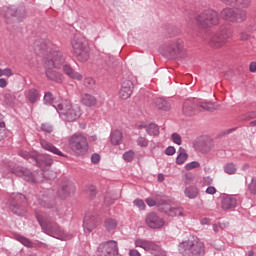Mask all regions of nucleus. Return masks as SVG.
<instances>
[{"label": "nucleus", "mask_w": 256, "mask_h": 256, "mask_svg": "<svg viewBox=\"0 0 256 256\" xmlns=\"http://www.w3.org/2000/svg\"><path fill=\"white\" fill-rule=\"evenodd\" d=\"M100 221L101 220L99 219V216H97V214L87 213L83 221L84 233L86 235H89V233H91V231H93V229H95L97 225H99Z\"/></svg>", "instance_id": "nucleus-15"}, {"label": "nucleus", "mask_w": 256, "mask_h": 256, "mask_svg": "<svg viewBox=\"0 0 256 256\" xmlns=\"http://www.w3.org/2000/svg\"><path fill=\"white\" fill-rule=\"evenodd\" d=\"M220 15L222 19L225 21H232L235 23V9L233 8H224L221 12Z\"/></svg>", "instance_id": "nucleus-27"}, {"label": "nucleus", "mask_w": 256, "mask_h": 256, "mask_svg": "<svg viewBox=\"0 0 256 256\" xmlns=\"http://www.w3.org/2000/svg\"><path fill=\"white\" fill-rule=\"evenodd\" d=\"M204 185H213V178L211 176H207L203 178Z\"/></svg>", "instance_id": "nucleus-60"}, {"label": "nucleus", "mask_w": 256, "mask_h": 256, "mask_svg": "<svg viewBox=\"0 0 256 256\" xmlns=\"http://www.w3.org/2000/svg\"><path fill=\"white\" fill-rule=\"evenodd\" d=\"M69 147L76 157H84L89 153V141L83 134H73L69 138Z\"/></svg>", "instance_id": "nucleus-8"}, {"label": "nucleus", "mask_w": 256, "mask_h": 256, "mask_svg": "<svg viewBox=\"0 0 256 256\" xmlns=\"http://www.w3.org/2000/svg\"><path fill=\"white\" fill-rule=\"evenodd\" d=\"M4 103L8 107H13L17 103V96L13 92H6L4 94Z\"/></svg>", "instance_id": "nucleus-33"}, {"label": "nucleus", "mask_w": 256, "mask_h": 256, "mask_svg": "<svg viewBox=\"0 0 256 256\" xmlns=\"http://www.w3.org/2000/svg\"><path fill=\"white\" fill-rule=\"evenodd\" d=\"M179 151L180 153L176 158V163L177 165H183V163L187 161L189 155L185 152V149H183L182 147L179 148Z\"/></svg>", "instance_id": "nucleus-37"}, {"label": "nucleus", "mask_w": 256, "mask_h": 256, "mask_svg": "<svg viewBox=\"0 0 256 256\" xmlns=\"http://www.w3.org/2000/svg\"><path fill=\"white\" fill-rule=\"evenodd\" d=\"M84 85L88 89H93V87H95V80L91 77H87L84 79Z\"/></svg>", "instance_id": "nucleus-49"}, {"label": "nucleus", "mask_w": 256, "mask_h": 256, "mask_svg": "<svg viewBox=\"0 0 256 256\" xmlns=\"http://www.w3.org/2000/svg\"><path fill=\"white\" fill-rule=\"evenodd\" d=\"M105 63H106V65H108V66L113 65V63H115V57H113V56L110 55V54L106 55V57H105Z\"/></svg>", "instance_id": "nucleus-56"}, {"label": "nucleus", "mask_w": 256, "mask_h": 256, "mask_svg": "<svg viewBox=\"0 0 256 256\" xmlns=\"http://www.w3.org/2000/svg\"><path fill=\"white\" fill-rule=\"evenodd\" d=\"M110 141L112 145H121L123 141V133L119 130H114L110 134Z\"/></svg>", "instance_id": "nucleus-31"}, {"label": "nucleus", "mask_w": 256, "mask_h": 256, "mask_svg": "<svg viewBox=\"0 0 256 256\" xmlns=\"http://www.w3.org/2000/svg\"><path fill=\"white\" fill-rule=\"evenodd\" d=\"M5 137H7V128L6 126L0 127V143L5 140Z\"/></svg>", "instance_id": "nucleus-55"}, {"label": "nucleus", "mask_w": 256, "mask_h": 256, "mask_svg": "<svg viewBox=\"0 0 256 256\" xmlns=\"http://www.w3.org/2000/svg\"><path fill=\"white\" fill-rule=\"evenodd\" d=\"M146 203L148 207H155L157 205V202L153 198L146 199Z\"/></svg>", "instance_id": "nucleus-62"}, {"label": "nucleus", "mask_w": 256, "mask_h": 256, "mask_svg": "<svg viewBox=\"0 0 256 256\" xmlns=\"http://www.w3.org/2000/svg\"><path fill=\"white\" fill-rule=\"evenodd\" d=\"M135 247H141L144 251H148L151 255H159L161 253V246L155 244L153 241L137 238L135 240Z\"/></svg>", "instance_id": "nucleus-13"}, {"label": "nucleus", "mask_w": 256, "mask_h": 256, "mask_svg": "<svg viewBox=\"0 0 256 256\" xmlns=\"http://www.w3.org/2000/svg\"><path fill=\"white\" fill-rule=\"evenodd\" d=\"M27 198L21 193L11 196L10 211L18 217H25L27 215Z\"/></svg>", "instance_id": "nucleus-10"}, {"label": "nucleus", "mask_w": 256, "mask_h": 256, "mask_svg": "<svg viewBox=\"0 0 256 256\" xmlns=\"http://www.w3.org/2000/svg\"><path fill=\"white\" fill-rule=\"evenodd\" d=\"M40 145L44 151H48L53 155H58V157H67V155L63 154L59 148L55 147V145L45 139H40Z\"/></svg>", "instance_id": "nucleus-20"}, {"label": "nucleus", "mask_w": 256, "mask_h": 256, "mask_svg": "<svg viewBox=\"0 0 256 256\" xmlns=\"http://www.w3.org/2000/svg\"><path fill=\"white\" fill-rule=\"evenodd\" d=\"M154 103L157 109H160L161 111H169L171 109V104H169V102L163 98H156Z\"/></svg>", "instance_id": "nucleus-32"}, {"label": "nucleus", "mask_w": 256, "mask_h": 256, "mask_svg": "<svg viewBox=\"0 0 256 256\" xmlns=\"http://www.w3.org/2000/svg\"><path fill=\"white\" fill-rule=\"evenodd\" d=\"M133 203L136 207H138V209H140V211L145 210V202L142 199L137 198L133 201Z\"/></svg>", "instance_id": "nucleus-50"}, {"label": "nucleus", "mask_w": 256, "mask_h": 256, "mask_svg": "<svg viewBox=\"0 0 256 256\" xmlns=\"http://www.w3.org/2000/svg\"><path fill=\"white\" fill-rule=\"evenodd\" d=\"M123 159L127 163H131L135 159V152L133 150H129L123 154Z\"/></svg>", "instance_id": "nucleus-44"}, {"label": "nucleus", "mask_w": 256, "mask_h": 256, "mask_svg": "<svg viewBox=\"0 0 256 256\" xmlns=\"http://www.w3.org/2000/svg\"><path fill=\"white\" fill-rule=\"evenodd\" d=\"M40 129L44 133H53V125L50 123H42Z\"/></svg>", "instance_id": "nucleus-45"}, {"label": "nucleus", "mask_w": 256, "mask_h": 256, "mask_svg": "<svg viewBox=\"0 0 256 256\" xmlns=\"http://www.w3.org/2000/svg\"><path fill=\"white\" fill-rule=\"evenodd\" d=\"M54 108L63 121L73 123L81 117V108L79 106H73L70 100H62L58 104H54Z\"/></svg>", "instance_id": "nucleus-3"}, {"label": "nucleus", "mask_w": 256, "mask_h": 256, "mask_svg": "<svg viewBox=\"0 0 256 256\" xmlns=\"http://www.w3.org/2000/svg\"><path fill=\"white\" fill-rule=\"evenodd\" d=\"M171 137L173 143H175L176 145H181V143L183 142L181 139V135H179L178 133H173Z\"/></svg>", "instance_id": "nucleus-54"}, {"label": "nucleus", "mask_w": 256, "mask_h": 256, "mask_svg": "<svg viewBox=\"0 0 256 256\" xmlns=\"http://www.w3.org/2000/svg\"><path fill=\"white\" fill-rule=\"evenodd\" d=\"M247 19V11L245 10H234V23H243Z\"/></svg>", "instance_id": "nucleus-34"}, {"label": "nucleus", "mask_w": 256, "mask_h": 256, "mask_svg": "<svg viewBox=\"0 0 256 256\" xmlns=\"http://www.w3.org/2000/svg\"><path fill=\"white\" fill-rule=\"evenodd\" d=\"M34 49L46 55L43 59L46 69H61L65 65V56H63V52L55 44L36 40L34 42Z\"/></svg>", "instance_id": "nucleus-1"}, {"label": "nucleus", "mask_w": 256, "mask_h": 256, "mask_svg": "<svg viewBox=\"0 0 256 256\" xmlns=\"http://www.w3.org/2000/svg\"><path fill=\"white\" fill-rule=\"evenodd\" d=\"M135 88L131 80H124L119 92L121 99H129L133 95V89Z\"/></svg>", "instance_id": "nucleus-18"}, {"label": "nucleus", "mask_w": 256, "mask_h": 256, "mask_svg": "<svg viewBox=\"0 0 256 256\" xmlns=\"http://www.w3.org/2000/svg\"><path fill=\"white\" fill-rule=\"evenodd\" d=\"M3 15L8 25L11 23H21V21L27 19V8L23 4L7 6L3 8Z\"/></svg>", "instance_id": "nucleus-6"}, {"label": "nucleus", "mask_w": 256, "mask_h": 256, "mask_svg": "<svg viewBox=\"0 0 256 256\" xmlns=\"http://www.w3.org/2000/svg\"><path fill=\"white\" fill-rule=\"evenodd\" d=\"M248 190L252 195H256V177H252L251 182L248 185Z\"/></svg>", "instance_id": "nucleus-47"}, {"label": "nucleus", "mask_w": 256, "mask_h": 256, "mask_svg": "<svg viewBox=\"0 0 256 256\" xmlns=\"http://www.w3.org/2000/svg\"><path fill=\"white\" fill-rule=\"evenodd\" d=\"M231 37V31L227 28L222 27L218 33H216L210 40L211 47H215L219 49V47H223L227 43V39Z\"/></svg>", "instance_id": "nucleus-11"}, {"label": "nucleus", "mask_w": 256, "mask_h": 256, "mask_svg": "<svg viewBox=\"0 0 256 256\" xmlns=\"http://www.w3.org/2000/svg\"><path fill=\"white\" fill-rule=\"evenodd\" d=\"M194 180H195V176H193V174L191 173L185 174L184 176L185 185H189L190 183H193Z\"/></svg>", "instance_id": "nucleus-53"}, {"label": "nucleus", "mask_w": 256, "mask_h": 256, "mask_svg": "<svg viewBox=\"0 0 256 256\" xmlns=\"http://www.w3.org/2000/svg\"><path fill=\"white\" fill-rule=\"evenodd\" d=\"M166 215L169 217H183L185 214L181 208H174L170 207L168 210L165 211Z\"/></svg>", "instance_id": "nucleus-36"}, {"label": "nucleus", "mask_w": 256, "mask_h": 256, "mask_svg": "<svg viewBox=\"0 0 256 256\" xmlns=\"http://www.w3.org/2000/svg\"><path fill=\"white\" fill-rule=\"evenodd\" d=\"M164 56L168 59H185L187 50L183 39L177 38L166 42L164 44Z\"/></svg>", "instance_id": "nucleus-4"}, {"label": "nucleus", "mask_w": 256, "mask_h": 256, "mask_svg": "<svg viewBox=\"0 0 256 256\" xmlns=\"http://www.w3.org/2000/svg\"><path fill=\"white\" fill-rule=\"evenodd\" d=\"M98 250L103 254V256L119 255V246L115 240H109L101 243L98 247Z\"/></svg>", "instance_id": "nucleus-14"}, {"label": "nucleus", "mask_w": 256, "mask_h": 256, "mask_svg": "<svg viewBox=\"0 0 256 256\" xmlns=\"http://www.w3.org/2000/svg\"><path fill=\"white\" fill-rule=\"evenodd\" d=\"M71 193H75V184L71 181H67L62 187L58 190V195L61 199H67Z\"/></svg>", "instance_id": "nucleus-21"}, {"label": "nucleus", "mask_w": 256, "mask_h": 256, "mask_svg": "<svg viewBox=\"0 0 256 256\" xmlns=\"http://www.w3.org/2000/svg\"><path fill=\"white\" fill-rule=\"evenodd\" d=\"M201 164L197 161H192L188 164H186L185 169L186 171H191L192 169H197V167H200Z\"/></svg>", "instance_id": "nucleus-51"}, {"label": "nucleus", "mask_w": 256, "mask_h": 256, "mask_svg": "<svg viewBox=\"0 0 256 256\" xmlns=\"http://www.w3.org/2000/svg\"><path fill=\"white\" fill-rule=\"evenodd\" d=\"M184 194L188 199H197L199 197V188L197 186H188L185 188Z\"/></svg>", "instance_id": "nucleus-28"}, {"label": "nucleus", "mask_w": 256, "mask_h": 256, "mask_svg": "<svg viewBox=\"0 0 256 256\" xmlns=\"http://www.w3.org/2000/svg\"><path fill=\"white\" fill-rule=\"evenodd\" d=\"M178 251L182 256H205V243L198 238L192 237L180 242Z\"/></svg>", "instance_id": "nucleus-2"}, {"label": "nucleus", "mask_w": 256, "mask_h": 256, "mask_svg": "<svg viewBox=\"0 0 256 256\" xmlns=\"http://www.w3.org/2000/svg\"><path fill=\"white\" fill-rule=\"evenodd\" d=\"M145 223L150 229H161L165 225V220L157 215V213L150 212L146 215Z\"/></svg>", "instance_id": "nucleus-16"}, {"label": "nucleus", "mask_w": 256, "mask_h": 256, "mask_svg": "<svg viewBox=\"0 0 256 256\" xmlns=\"http://www.w3.org/2000/svg\"><path fill=\"white\" fill-rule=\"evenodd\" d=\"M39 205H41V207H45V209H53V207H55V202L49 201L48 198H42L39 200Z\"/></svg>", "instance_id": "nucleus-41"}, {"label": "nucleus", "mask_w": 256, "mask_h": 256, "mask_svg": "<svg viewBox=\"0 0 256 256\" xmlns=\"http://www.w3.org/2000/svg\"><path fill=\"white\" fill-rule=\"evenodd\" d=\"M63 71L65 75L70 77V79H76L77 81H81V79H83V75L72 69V67L67 64L63 65Z\"/></svg>", "instance_id": "nucleus-26"}, {"label": "nucleus", "mask_w": 256, "mask_h": 256, "mask_svg": "<svg viewBox=\"0 0 256 256\" xmlns=\"http://www.w3.org/2000/svg\"><path fill=\"white\" fill-rule=\"evenodd\" d=\"M55 98L53 97V93L51 92H46L44 95V103L45 105H52L54 107V105H59V103L55 102Z\"/></svg>", "instance_id": "nucleus-40"}, {"label": "nucleus", "mask_w": 256, "mask_h": 256, "mask_svg": "<svg viewBox=\"0 0 256 256\" xmlns=\"http://www.w3.org/2000/svg\"><path fill=\"white\" fill-rule=\"evenodd\" d=\"M165 155H175V147L169 146L165 149Z\"/></svg>", "instance_id": "nucleus-58"}, {"label": "nucleus", "mask_w": 256, "mask_h": 256, "mask_svg": "<svg viewBox=\"0 0 256 256\" xmlns=\"http://www.w3.org/2000/svg\"><path fill=\"white\" fill-rule=\"evenodd\" d=\"M91 161H92V163H94V165H97V163H99V161H101V156L97 153H94L91 156Z\"/></svg>", "instance_id": "nucleus-57"}, {"label": "nucleus", "mask_w": 256, "mask_h": 256, "mask_svg": "<svg viewBox=\"0 0 256 256\" xmlns=\"http://www.w3.org/2000/svg\"><path fill=\"white\" fill-rule=\"evenodd\" d=\"M104 227L106 231H113L114 229L117 228V220L113 218H107L104 221Z\"/></svg>", "instance_id": "nucleus-38"}, {"label": "nucleus", "mask_w": 256, "mask_h": 256, "mask_svg": "<svg viewBox=\"0 0 256 256\" xmlns=\"http://www.w3.org/2000/svg\"><path fill=\"white\" fill-rule=\"evenodd\" d=\"M196 147L200 153H209L215 147V142L211 138H203L197 142Z\"/></svg>", "instance_id": "nucleus-19"}, {"label": "nucleus", "mask_w": 256, "mask_h": 256, "mask_svg": "<svg viewBox=\"0 0 256 256\" xmlns=\"http://www.w3.org/2000/svg\"><path fill=\"white\" fill-rule=\"evenodd\" d=\"M246 119L247 120H249V119H256V111L248 112L246 114Z\"/></svg>", "instance_id": "nucleus-63"}, {"label": "nucleus", "mask_w": 256, "mask_h": 256, "mask_svg": "<svg viewBox=\"0 0 256 256\" xmlns=\"http://www.w3.org/2000/svg\"><path fill=\"white\" fill-rule=\"evenodd\" d=\"M224 171L228 175H235V173L237 172V168H235V164L228 163V164L225 165Z\"/></svg>", "instance_id": "nucleus-43"}, {"label": "nucleus", "mask_w": 256, "mask_h": 256, "mask_svg": "<svg viewBox=\"0 0 256 256\" xmlns=\"http://www.w3.org/2000/svg\"><path fill=\"white\" fill-rule=\"evenodd\" d=\"M195 21L199 27L209 29L219 25V12L213 9H206L195 16Z\"/></svg>", "instance_id": "nucleus-9"}, {"label": "nucleus", "mask_w": 256, "mask_h": 256, "mask_svg": "<svg viewBox=\"0 0 256 256\" xmlns=\"http://www.w3.org/2000/svg\"><path fill=\"white\" fill-rule=\"evenodd\" d=\"M88 195L91 197V199H95L97 196V188L93 185H90L87 189Z\"/></svg>", "instance_id": "nucleus-52"}, {"label": "nucleus", "mask_w": 256, "mask_h": 256, "mask_svg": "<svg viewBox=\"0 0 256 256\" xmlns=\"http://www.w3.org/2000/svg\"><path fill=\"white\" fill-rule=\"evenodd\" d=\"M143 128L146 130V133H148L149 135H154V136L159 135V126L155 123L139 126V129H143Z\"/></svg>", "instance_id": "nucleus-30"}, {"label": "nucleus", "mask_w": 256, "mask_h": 256, "mask_svg": "<svg viewBox=\"0 0 256 256\" xmlns=\"http://www.w3.org/2000/svg\"><path fill=\"white\" fill-rule=\"evenodd\" d=\"M14 239L19 241L24 247H33V242L21 234H14Z\"/></svg>", "instance_id": "nucleus-35"}, {"label": "nucleus", "mask_w": 256, "mask_h": 256, "mask_svg": "<svg viewBox=\"0 0 256 256\" xmlns=\"http://www.w3.org/2000/svg\"><path fill=\"white\" fill-rule=\"evenodd\" d=\"M19 155H20V157H23V159H26L27 161H29V159H30L34 163H35V159L37 158V154H33V153H30V152H27L24 150L20 151Z\"/></svg>", "instance_id": "nucleus-42"}, {"label": "nucleus", "mask_w": 256, "mask_h": 256, "mask_svg": "<svg viewBox=\"0 0 256 256\" xmlns=\"http://www.w3.org/2000/svg\"><path fill=\"white\" fill-rule=\"evenodd\" d=\"M129 256H141V253L137 249H131L129 251Z\"/></svg>", "instance_id": "nucleus-64"}, {"label": "nucleus", "mask_w": 256, "mask_h": 256, "mask_svg": "<svg viewBox=\"0 0 256 256\" xmlns=\"http://www.w3.org/2000/svg\"><path fill=\"white\" fill-rule=\"evenodd\" d=\"M8 171L13 173V175H17V177H22L24 181L28 183H35V176L31 170L23 168L21 166H17L15 164L8 166Z\"/></svg>", "instance_id": "nucleus-12"}, {"label": "nucleus", "mask_w": 256, "mask_h": 256, "mask_svg": "<svg viewBox=\"0 0 256 256\" xmlns=\"http://www.w3.org/2000/svg\"><path fill=\"white\" fill-rule=\"evenodd\" d=\"M28 99L30 103H37V101H39V91L35 88L30 89L28 92Z\"/></svg>", "instance_id": "nucleus-39"}, {"label": "nucleus", "mask_w": 256, "mask_h": 256, "mask_svg": "<svg viewBox=\"0 0 256 256\" xmlns=\"http://www.w3.org/2000/svg\"><path fill=\"white\" fill-rule=\"evenodd\" d=\"M206 193L208 195H215L217 193V189L213 186H209L207 189H206Z\"/></svg>", "instance_id": "nucleus-59"}, {"label": "nucleus", "mask_w": 256, "mask_h": 256, "mask_svg": "<svg viewBox=\"0 0 256 256\" xmlns=\"http://www.w3.org/2000/svg\"><path fill=\"white\" fill-rule=\"evenodd\" d=\"M34 163H36L38 167L45 168V167H51L54 161H53V158H51V156L40 154V155H36Z\"/></svg>", "instance_id": "nucleus-24"}, {"label": "nucleus", "mask_w": 256, "mask_h": 256, "mask_svg": "<svg viewBox=\"0 0 256 256\" xmlns=\"http://www.w3.org/2000/svg\"><path fill=\"white\" fill-rule=\"evenodd\" d=\"M136 143L139 147H148L149 146V140L145 137L140 136L137 140Z\"/></svg>", "instance_id": "nucleus-46"}, {"label": "nucleus", "mask_w": 256, "mask_h": 256, "mask_svg": "<svg viewBox=\"0 0 256 256\" xmlns=\"http://www.w3.org/2000/svg\"><path fill=\"white\" fill-rule=\"evenodd\" d=\"M82 104L85 105L86 107H95L97 105V98L91 94H84L82 96Z\"/></svg>", "instance_id": "nucleus-29"}, {"label": "nucleus", "mask_w": 256, "mask_h": 256, "mask_svg": "<svg viewBox=\"0 0 256 256\" xmlns=\"http://www.w3.org/2000/svg\"><path fill=\"white\" fill-rule=\"evenodd\" d=\"M183 113L186 117H193V115H197V99H188L183 104Z\"/></svg>", "instance_id": "nucleus-17"}, {"label": "nucleus", "mask_w": 256, "mask_h": 256, "mask_svg": "<svg viewBox=\"0 0 256 256\" xmlns=\"http://www.w3.org/2000/svg\"><path fill=\"white\" fill-rule=\"evenodd\" d=\"M36 219L42 228V231L46 233V235H50V237H55L56 239H60L64 241L66 235L65 230L59 226L57 223L50 222L48 220L43 219V216L36 214Z\"/></svg>", "instance_id": "nucleus-7"}, {"label": "nucleus", "mask_w": 256, "mask_h": 256, "mask_svg": "<svg viewBox=\"0 0 256 256\" xmlns=\"http://www.w3.org/2000/svg\"><path fill=\"white\" fill-rule=\"evenodd\" d=\"M221 206L224 211L235 209V207H237V198L231 195L223 196L221 200Z\"/></svg>", "instance_id": "nucleus-22"}, {"label": "nucleus", "mask_w": 256, "mask_h": 256, "mask_svg": "<svg viewBox=\"0 0 256 256\" xmlns=\"http://www.w3.org/2000/svg\"><path fill=\"white\" fill-rule=\"evenodd\" d=\"M196 105L198 108V113H201L203 111H207L208 113H213L214 111H217V107L215 103H212V102L201 101L196 99Z\"/></svg>", "instance_id": "nucleus-23"}, {"label": "nucleus", "mask_w": 256, "mask_h": 256, "mask_svg": "<svg viewBox=\"0 0 256 256\" xmlns=\"http://www.w3.org/2000/svg\"><path fill=\"white\" fill-rule=\"evenodd\" d=\"M3 75H5V77H11L13 76V71L11 70V68H5L4 70H2Z\"/></svg>", "instance_id": "nucleus-61"}, {"label": "nucleus", "mask_w": 256, "mask_h": 256, "mask_svg": "<svg viewBox=\"0 0 256 256\" xmlns=\"http://www.w3.org/2000/svg\"><path fill=\"white\" fill-rule=\"evenodd\" d=\"M45 73L49 81H55V83H63V74L53 70V68H46Z\"/></svg>", "instance_id": "nucleus-25"}, {"label": "nucleus", "mask_w": 256, "mask_h": 256, "mask_svg": "<svg viewBox=\"0 0 256 256\" xmlns=\"http://www.w3.org/2000/svg\"><path fill=\"white\" fill-rule=\"evenodd\" d=\"M234 5H239L240 7L247 9V7L251 5V0H235Z\"/></svg>", "instance_id": "nucleus-48"}, {"label": "nucleus", "mask_w": 256, "mask_h": 256, "mask_svg": "<svg viewBox=\"0 0 256 256\" xmlns=\"http://www.w3.org/2000/svg\"><path fill=\"white\" fill-rule=\"evenodd\" d=\"M71 46L73 49V55L76 56L78 61H80L81 63L89 61L90 48L87 38L76 34L71 40Z\"/></svg>", "instance_id": "nucleus-5"}]
</instances>
